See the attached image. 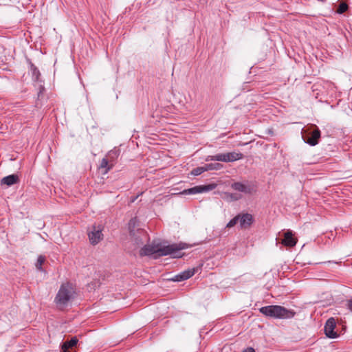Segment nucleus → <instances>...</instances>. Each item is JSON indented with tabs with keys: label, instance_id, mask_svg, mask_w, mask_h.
<instances>
[{
	"label": "nucleus",
	"instance_id": "5701e85b",
	"mask_svg": "<svg viewBox=\"0 0 352 352\" xmlns=\"http://www.w3.org/2000/svg\"><path fill=\"white\" fill-rule=\"evenodd\" d=\"M348 8H349L348 5L346 3L342 2V3H340V5L338 6L337 12L338 14H342L348 10Z\"/></svg>",
	"mask_w": 352,
	"mask_h": 352
},
{
	"label": "nucleus",
	"instance_id": "bb28decb",
	"mask_svg": "<svg viewBox=\"0 0 352 352\" xmlns=\"http://www.w3.org/2000/svg\"><path fill=\"white\" fill-rule=\"evenodd\" d=\"M346 307L349 310L352 311V299L347 300Z\"/></svg>",
	"mask_w": 352,
	"mask_h": 352
},
{
	"label": "nucleus",
	"instance_id": "20e7f679",
	"mask_svg": "<svg viewBox=\"0 0 352 352\" xmlns=\"http://www.w3.org/2000/svg\"><path fill=\"white\" fill-rule=\"evenodd\" d=\"M136 221V218L131 219L129 222V229L130 235L133 238L135 243L138 245H142L144 242L147 241L148 236L146 232L142 229H138L137 232L135 231L134 228Z\"/></svg>",
	"mask_w": 352,
	"mask_h": 352
},
{
	"label": "nucleus",
	"instance_id": "f8f14e48",
	"mask_svg": "<svg viewBox=\"0 0 352 352\" xmlns=\"http://www.w3.org/2000/svg\"><path fill=\"white\" fill-rule=\"evenodd\" d=\"M19 182V177L16 175H10L1 179V185L10 186Z\"/></svg>",
	"mask_w": 352,
	"mask_h": 352
},
{
	"label": "nucleus",
	"instance_id": "4468645a",
	"mask_svg": "<svg viewBox=\"0 0 352 352\" xmlns=\"http://www.w3.org/2000/svg\"><path fill=\"white\" fill-rule=\"evenodd\" d=\"M78 341L76 337H74L70 340L63 342L61 346V352H68L69 349L77 344Z\"/></svg>",
	"mask_w": 352,
	"mask_h": 352
},
{
	"label": "nucleus",
	"instance_id": "ddd939ff",
	"mask_svg": "<svg viewBox=\"0 0 352 352\" xmlns=\"http://www.w3.org/2000/svg\"><path fill=\"white\" fill-rule=\"evenodd\" d=\"M243 158V155L241 153L230 152L226 153V162H233Z\"/></svg>",
	"mask_w": 352,
	"mask_h": 352
},
{
	"label": "nucleus",
	"instance_id": "6e6552de",
	"mask_svg": "<svg viewBox=\"0 0 352 352\" xmlns=\"http://www.w3.org/2000/svg\"><path fill=\"white\" fill-rule=\"evenodd\" d=\"M336 327V322L333 318H329L324 325V331L325 335L329 338H336L338 334L334 331Z\"/></svg>",
	"mask_w": 352,
	"mask_h": 352
},
{
	"label": "nucleus",
	"instance_id": "aec40b11",
	"mask_svg": "<svg viewBox=\"0 0 352 352\" xmlns=\"http://www.w3.org/2000/svg\"><path fill=\"white\" fill-rule=\"evenodd\" d=\"M182 273L183 276L185 278V280H187V279L190 278V277H192L195 274V268L188 269L187 270L182 272Z\"/></svg>",
	"mask_w": 352,
	"mask_h": 352
},
{
	"label": "nucleus",
	"instance_id": "f257e3e1",
	"mask_svg": "<svg viewBox=\"0 0 352 352\" xmlns=\"http://www.w3.org/2000/svg\"><path fill=\"white\" fill-rule=\"evenodd\" d=\"M187 248L188 245L184 243L165 245L161 243L153 242L142 248L140 250V255L144 256L156 254L155 258L163 256L181 258L183 256L181 251Z\"/></svg>",
	"mask_w": 352,
	"mask_h": 352
},
{
	"label": "nucleus",
	"instance_id": "f03ea898",
	"mask_svg": "<svg viewBox=\"0 0 352 352\" xmlns=\"http://www.w3.org/2000/svg\"><path fill=\"white\" fill-rule=\"evenodd\" d=\"M75 289L70 283L61 284L54 298V303L59 310H64L71 305L75 298Z\"/></svg>",
	"mask_w": 352,
	"mask_h": 352
},
{
	"label": "nucleus",
	"instance_id": "393cba45",
	"mask_svg": "<svg viewBox=\"0 0 352 352\" xmlns=\"http://www.w3.org/2000/svg\"><path fill=\"white\" fill-rule=\"evenodd\" d=\"M226 195L228 198H230V199H232L233 201H236L241 198L240 195H239L237 194H234V193L226 192Z\"/></svg>",
	"mask_w": 352,
	"mask_h": 352
},
{
	"label": "nucleus",
	"instance_id": "a878e982",
	"mask_svg": "<svg viewBox=\"0 0 352 352\" xmlns=\"http://www.w3.org/2000/svg\"><path fill=\"white\" fill-rule=\"evenodd\" d=\"M171 280L175 282H180V281L185 280V278H184L183 274L181 272V273L175 275L173 278H171Z\"/></svg>",
	"mask_w": 352,
	"mask_h": 352
},
{
	"label": "nucleus",
	"instance_id": "2eb2a0df",
	"mask_svg": "<svg viewBox=\"0 0 352 352\" xmlns=\"http://www.w3.org/2000/svg\"><path fill=\"white\" fill-rule=\"evenodd\" d=\"M120 149L114 148L107 153L106 157L109 160L110 163L113 164L120 155Z\"/></svg>",
	"mask_w": 352,
	"mask_h": 352
},
{
	"label": "nucleus",
	"instance_id": "9b49d317",
	"mask_svg": "<svg viewBox=\"0 0 352 352\" xmlns=\"http://www.w3.org/2000/svg\"><path fill=\"white\" fill-rule=\"evenodd\" d=\"M282 243L288 247H293L296 244V239L293 237V234L292 231H287L284 234V239L282 241Z\"/></svg>",
	"mask_w": 352,
	"mask_h": 352
},
{
	"label": "nucleus",
	"instance_id": "39448f33",
	"mask_svg": "<svg viewBox=\"0 0 352 352\" xmlns=\"http://www.w3.org/2000/svg\"><path fill=\"white\" fill-rule=\"evenodd\" d=\"M320 136V129L316 125H311L304 131L302 139L305 143L314 146L318 144Z\"/></svg>",
	"mask_w": 352,
	"mask_h": 352
},
{
	"label": "nucleus",
	"instance_id": "1a4fd4ad",
	"mask_svg": "<svg viewBox=\"0 0 352 352\" xmlns=\"http://www.w3.org/2000/svg\"><path fill=\"white\" fill-rule=\"evenodd\" d=\"M231 188L234 190L243 192L245 194H251L254 190L252 185L242 182H234L231 185Z\"/></svg>",
	"mask_w": 352,
	"mask_h": 352
},
{
	"label": "nucleus",
	"instance_id": "7ed1b4c3",
	"mask_svg": "<svg viewBox=\"0 0 352 352\" xmlns=\"http://www.w3.org/2000/svg\"><path fill=\"white\" fill-rule=\"evenodd\" d=\"M259 311L267 317L275 319H290L294 317L296 313L292 309H287L280 305H267L259 309Z\"/></svg>",
	"mask_w": 352,
	"mask_h": 352
},
{
	"label": "nucleus",
	"instance_id": "cd10ccee",
	"mask_svg": "<svg viewBox=\"0 0 352 352\" xmlns=\"http://www.w3.org/2000/svg\"><path fill=\"white\" fill-rule=\"evenodd\" d=\"M242 352H255V350L252 347H248L244 349Z\"/></svg>",
	"mask_w": 352,
	"mask_h": 352
},
{
	"label": "nucleus",
	"instance_id": "dca6fc26",
	"mask_svg": "<svg viewBox=\"0 0 352 352\" xmlns=\"http://www.w3.org/2000/svg\"><path fill=\"white\" fill-rule=\"evenodd\" d=\"M206 161H219L226 162V153H219L214 155H208L206 157Z\"/></svg>",
	"mask_w": 352,
	"mask_h": 352
},
{
	"label": "nucleus",
	"instance_id": "4be33fe9",
	"mask_svg": "<svg viewBox=\"0 0 352 352\" xmlns=\"http://www.w3.org/2000/svg\"><path fill=\"white\" fill-rule=\"evenodd\" d=\"M205 171H206V170H205V166H204L197 167V168H194L191 171V174L195 176H198Z\"/></svg>",
	"mask_w": 352,
	"mask_h": 352
},
{
	"label": "nucleus",
	"instance_id": "9d476101",
	"mask_svg": "<svg viewBox=\"0 0 352 352\" xmlns=\"http://www.w3.org/2000/svg\"><path fill=\"white\" fill-rule=\"evenodd\" d=\"M240 226L243 229L249 228L253 223V217L249 213L238 214Z\"/></svg>",
	"mask_w": 352,
	"mask_h": 352
},
{
	"label": "nucleus",
	"instance_id": "b1692460",
	"mask_svg": "<svg viewBox=\"0 0 352 352\" xmlns=\"http://www.w3.org/2000/svg\"><path fill=\"white\" fill-rule=\"evenodd\" d=\"M239 222V216L234 217L226 225V228H230L234 226Z\"/></svg>",
	"mask_w": 352,
	"mask_h": 352
},
{
	"label": "nucleus",
	"instance_id": "423d86ee",
	"mask_svg": "<svg viewBox=\"0 0 352 352\" xmlns=\"http://www.w3.org/2000/svg\"><path fill=\"white\" fill-rule=\"evenodd\" d=\"M102 227L101 226H94L92 230L88 232V236L90 243L92 245L98 244L102 239Z\"/></svg>",
	"mask_w": 352,
	"mask_h": 352
},
{
	"label": "nucleus",
	"instance_id": "6ab92c4d",
	"mask_svg": "<svg viewBox=\"0 0 352 352\" xmlns=\"http://www.w3.org/2000/svg\"><path fill=\"white\" fill-rule=\"evenodd\" d=\"M30 71L32 75V78L34 80L37 81L39 79L40 76V72L38 69V68L33 64H31L30 65Z\"/></svg>",
	"mask_w": 352,
	"mask_h": 352
},
{
	"label": "nucleus",
	"instance_id": "412c9836",
	"mask_svg": "<svg viewBox=\"0 0 352 352\" xmlns=\"http://www.w3.org/2000/svg\"><path fill=\"white\" fill-rule=\"evenodd\" d=\"M45 260V256H43L42 255L38 256V257L37 258L36 263V267L38 270L42 271V265L44 263Z\"/></svg>",
	"mask_w": 352,
	"mask_h": 352
},
{
	"label": "nucleus",
	"instance_id": "f3484780",
	"mask_svg": "<svg viewBox=\"0 0 352 352\" xmlns=\"http://www.w3.org/2000/svg\"><path fill=\"white\" fill-rule=\"evenodd\" d=\"M113 166V164L110 163L109 160L107 157H104L102 160L100 167L101 168H106L104 173H107L112 168Z\"/></svg>",
	"mask_w": 352,
	"mask_h": 352
},
{
	"label": "nucleus",
	"instance_id": "a211bd4d",
	"mask_svg": "<svg viewBox=\"0 0 352 352\" xmlns=\"http://www.w3.org/2000/svg\"><path fill=\"white\" fill-rule=\"evenodd\" d=\"M223 168V164H220V163H214V164H206L205 165V170H206V171L208 170H220Z\"/></svg>",
	"mask_w": 352,
	"mask_h": 352
},
{
	"label": "nucleus",
	"instance_id": "0eeeda50",
	"mask_svg": "<svg viewBox=\"0 0 352 352\" xmlns=\"http://www.w3.org/2000/svg\"><path fill=\"white\" fill-rule=\"evenodd\" d=\"M214 188V185L209 184V185H203V186H196L195 187L185 189L181 192L180 195H195L199 193H202L205 192H208Z\"/></svg>",
	"mask_w": 352,
	"mask_h": 352
}]
</instances>
